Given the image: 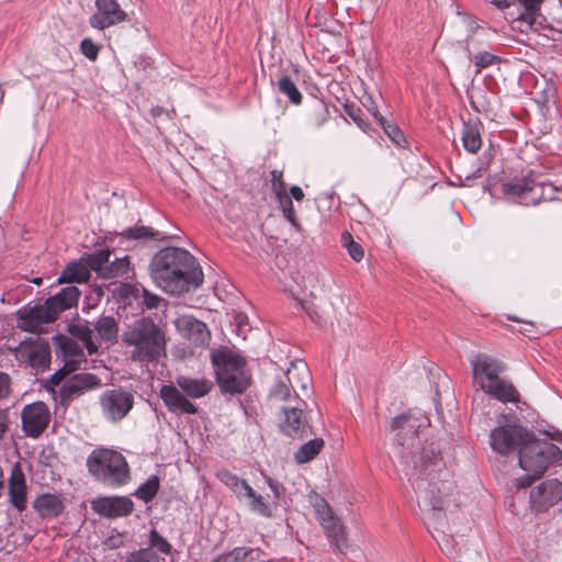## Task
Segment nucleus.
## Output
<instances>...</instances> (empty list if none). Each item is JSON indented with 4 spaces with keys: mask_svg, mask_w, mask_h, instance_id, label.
I'll return each mask as SVG.
<instances>
[{
    "mask_svg": "<svg viewBox=\"0 0 562 562\" xmlns=\"http://www.w3.org/2000/svg\"><path fill=\"white\" fill-rule=\"evenodd\" d=\"M419 427L420 424L409 413L400 414L390 423V429L398 431L394 453L404 465L418 504L436 516L443 510L445 498L452 490V482L448 480L449 472L438 448L434 443L420 447L417 437Z\"/></svg>",
    "mask_w": 562,
    "mask_h": 562,
    "instance_id": "f257e3e1",
    "label": "nucleus"
},
{
    "mask_svg": "<svg viewBox=\"0 0 562 562\" xmlns=\"http://www.w3.org/2000/svg\"><path fill=\"white\" fill-rule=\"evenodd\" d=\"M154 283L168 294L181 295L203 282L202 269L188 250L180 247L160 249L149 263Z\"/></svg>",
    "mask_w": 562,
    "mask_h": 562,
    "instance_id": "f03ea898",
    "label": "nucleus"
},
{
    "mask_svg": "<svg viewBox=\"0 0 562 562\" xmlns=\"http://www.w3.org/2000/svg\"><path fill=\"white\" fill-rule=\"evenodd\" d=\"M220 392L227 400L244 394L252 383L246 359L235 349L220 346L210 353Z\"/></svg>",
    "mask_w": 562,
    "mask_h": 562,
    "instance_id": "7ed1b4c3",
    "label": "nucleus"
},
{
    "mask_svg": "<svg viewBox=\"0 0 562 562\" xmlns=\"http://www.w3.org/2000/svg\"><path fill=\"white\" fill-rule=\"evenodd\" d=\"M122 340L133 347L130 357L136 362H154L165 353V334L149 317H143L128 325Z\"/></svg>",
    "mask_w": 562,
    "mask_h": 562,
    "instance_id": "20e7f679",
    "label": "nucleus"
},
{
    "mask_svg": "<svg viewBox=\"0 0 562 562\" xmlns=\"http://www.w3.org/2000/svg\"><path fill=\"white\" fill-rule=\"evenodd\" d=\"M80 294L76 285H68L45 300L43 304L19 310L18 317L22 322L21 328L31 333L40 331L42 325L55 322L60 313L76 306Z\"/></svg>",
    "mask_w": 562,
    "mask_h": 562,
    "instance_id": "39448f33",
    "label": "nucleus"
},
{
    "mask_svg": "<svg viewBox=\"0 0 562 562\" xmlns=\"http://www.w3.org/2000/svg\"><path fill=\"white\" fill-rule=\"evenodd\" d=\"M88 472L102 484L121 487L131 480L126 458L117 450L97 448L87 458Z\"/></svg>",
    "mask_w": 562,
    "mask_h": 562,
    "instance_id": "423d86ee",
    "label": "nucleus"
},
{
    "mask_svg": "<svg viewBox=\"0 0 562 562\" xmlns=\"http://www.w3.org/2000/svg\"><path fill=\"white\" fill-rule=\"evenodd\" d=\"M80 363L81 360L69 359L49 379L52 384H60L59 403L65 407L69 406L75 398L102 385L101 379L89 372L75 373L66 379L67 375L80 369Z\"/></svg>",
    "mask_w": 562,
    "mask_h": 562,
    "instance_id": "0eeeda50",
    "label": "nucleus"
},
{
    "mask_svg": "<svg viewBox=\"0 0 562 562\" xmlns=\"http://www.w3.org/2000/svg\"><path fill=\"white\" fill-rule=\"evenodd\" d=\"M561 459L562 451L557 445L537 439L533 432L518 453L520 468L535 476L542 475L551 463Z\"/></svg>",
    "mask_w": 562,
    "mask_h": 562,
    "instance_id": "6e6552de",
    "label": "nucleus"
},
{
    "mask_svg": "<svg viewBox=\"0 0 562 562\" xmlns=\"http://www.w3.org/2000/svg\"><path fill=\"white\" fill-rule=\"evenodd\" d=\"M505 12L507 19L518 23L521 32L538 31L542 25L540 13L543 0H486Z\"/></svg>",
    "mask_w": 562,
    "mask_h": 562,
    "instance_id": "1a4fd4ad",
    "label": "nucleus"
},
{
    "mask_svg": "<svg viewBox=\"0 0 562 562\" xmlns=\"http://www.w3.org/2000/svg\"><path fill=\"white\" fill-rule=\"evenodd\" d=\"M311 504L333 550L344 553L348 543L346 528L340 518L335 515L327 501L318 494L311 496Z\"/></svg>",
    "mask_w": 562,
    "mask_h": 562,
    "instance_id": "9d476101",
    "label": "nucleus"
},
{
    "mask_svg": "<svg viewBox=\"0 0 562 562\" xmlns=\"http://www.w3.org/2000/svg\"><path fill=\"white\" fill-rule=\"evenodd\" d=\"M546 191L553 193L554 188L536 182L530 177L516 178L503 184V193L524 205H536L541 201L553 200Z\"/></svg>",
    "mask_w": 562,
    "mask_h": 562,
    "instance_id": "9b49d317",
    "label": "nucleus"
},
{
    "mask_svg": "<svg viewBox=\"0 0 562 562\" xmlns=\"http://www.w3.org/2000/svg\"><path fill=\"white\" fill-rule=\"evenodd\" d=\"M134 404V393L123 386L105 390L99 396L102 417L113 424L123 420L133 409Z\"/></svg>",
    "mask_w": 562,
    "mask_h": 562,
    "instance_id": "f8f14e48",
    "label": "nucleus"
},
{
    "mask_svg": "<svg viewBox=\"0 0 562 562\" xmlns=\"http://www.w3.org/2000/svg\"><path fill=\"white\" fill-rule=\"evenodd\" d=\"M531 432L518 424L505 425L494 428L490 434V445L493 451L501 456H507L512 452H520L531 438Z\"/></svg>",
    "mask_w": 562,
    "mask_h": 562,
    "instance_id": "ddd939ff",
    "label": "nucleus"
},
{
    "mask_svg": "<svg viewBox=\"0 0 562 562\" xmlns=\"http://www.w3.org/2000/svg\"><path fill=\"white\" fill-rule=\"evenodd\" d=\"M110 257L111 250L109 249H101L90 254V268L104 279L119 277L128 279L134 274L128 256L115 258L113 261L110 260Z\"/></svg>",
    "mask_w": 562,
    "mask_h": 562,
    "instance_id": "4468645a",
    "label": "nucleus"
},
{
    "mask_svg": "<svg viewBox=\"0 0 562 562\" xmlns=\"http://www.w3.org/2000/svg\"><path fill=\"white\" fill-rule=\"evenodd\" d=\"M306 403L295 395L294 405L282 407L283 417L280 419L281 431L291 438H303L312 434V426L308 424L304 408Z\"/></svg>",
    "mask_w": 562,
    "mask_h": 562,
    "instance_id": "2eb2a0df",
    "label": "nucleus"
},
{
    "mask_svg": "<svg viewBox=\"0 0 562 562\" xmlns=\"http://www.w3.org/2000/svg\"><path fill=\"white\" fill-rule=\"evenodd\" d=\"M16 353L36 372H43L49 368L50 347L46 340L40 337H29L22 340L16 348Z\"/></svg>",
    "mask_w": 562,
    "mask_h": 562,
    "instance_id": "dca6fc26",
    "label": "nucleus"
},
{
    "mask_svg": "<svg viewBox=\"0 0 562 562\" xmlns=\"http://www.w3.org/2000/svg\"><path fill=\"white\" fill-rule=\"evenodd\" d=\"M95 12L89 18V24L103 31L127 20V13L116 0H95Z\"/></svg>",
    "mask_w": 562,
    "mask_h": 562,
    "instance_id": "f3484780",
    "label": "nucleus"
},
{
    "mask_svg": "<svg viewBox=\"0 0 562 562\" xmlns=\"http://www.w3.org/2000/svg\"><path fill=\"white\" fill-rule=\"evenodd\" d=\"M22 429L27 437L37 438L47 428L50 412L44 402L25 405L21 414Z\"/></svg>",
    "mask_w": 562,
    "mask_h": 562,
    "instance_id": "a211bd4d",
    "label": "nucleus"
},
{
    "mask_svg": "<svg viewBox=\"0 0 562 562\" xmlns=\"http://www.w3.org/2000/svg\"><path fill=\"white\" fill-rule=\"evenodd\" d=\"M134 508V502L128 496H99L91 501V509L108 519L127 517Z\"/></svg>",
    "mask_w": 562,
    "mask_h": 562,
    "instance_id": "6ab92c4d",
    "label": "nucleus"
},
{
    "mask_svg": "<svg viewBox=\"0 0 562 562\" xmlns=\"http://www.w3.org/2000/svg\"><path fill=\"white\" fill-rule=\"evenodd\" d=\"M562 499V482L557 479L541 482L530 492V505L537 513L546 512Z\"/></svg>",
    "mask_w": 562,
    "mask_h": 562,
    "instance_id": "aec40b11",
    "label": "nucleus"
},
{
    "mask_svg": "<svg viewBox=\"0 0 562 562\" xmlns=\"http://www.w3.org/2000/svg\"><path fill=\"white\" fill-rule=\"evenodd\" d=\"M471 363L473 367V378L480 386L481 383L496 381L505 370V364L501 360L486 353H477Z\"/></svg>",
    "mask_w": 562,
    "mask_h": 562,
    "instance_id": "412c9836",
    "label": "nucleus"
},
{
    "mask_svg": "<svg viewBox=\"0 0 562 562\" xmlns=\"http://www.w3.org/2000/svg\"><path fill=\"white\" fill-rule=\"evenodd\" d=\"M8 495L10 504L22 513L27 506V485L24 472L19 463L11 468L8 481Z\"/></svg>",
    "mask_w": 562,
    "mask_h": 562,
    "instance_id": "4be33fe9",
    "label": "nucleus"
},
{
    "mask_svg": "<svg viewBox=\"0 0 562 562\" xmlns=\"http://www.w3.org/2000/svg\"><path fill=\"white\" fill-rule=\"evenodd\" d=\"M177 327L184 338H187L194 346H207L211 339L207 326L192 317L182 316L177 321Z\"/></svg>",
    "mask_w": 562,
    "mask_h": 562,
    "instance_id": "5701e85b",
    "label": "nucleus"
},
{
    "mask_svg": "<svg viewBox=\"0 0 562 562\" xmlns=\"http://www.w3.org/2000/svg\"><path fill=\"white\" fill-rule=\"evenodd\" d=\"M159 396L171 413L195 414L198 412V407L191 403L176 385H162L159 391Z\"/></svg>",
    "mask_w": 562,
    "mask_h": 562,
    "instance_id": "b1692460",
    "label": "nucleus"
},
{
    "mask_svg": "<svg viewBox=\"0 0 562 562\" xmlns=\"http://www.w3.org/2000/svg\"><path fill=\"white\" fill-rule=\"evenodd\" d=\"M481 389L502 403H518L520 400L516 387L509 381L502 378L494 382L481 383Z\"/></svg>",
    "mask_w": 562,
    "mask_h": 562,
    "instance_id": "393cba45",
    "label": "nucleus"
},
{
    "mask_svg": "<svg viewBox=\"0 0 562 562\" xmlns=\"http://www.w3.org/2000/svg\"><path fill=\"white\" fill-rule=\"evenodd\" d=\"M33 508L41 518H56L63 514L65 504L59 495L43 493L33 501Z\"/></svg>",
    "mask_w": 562,
    "mask_h": 562,
    "instance_id": "a878e982",
    "label": "nucleus"
},
{
    "mask_svg": "<svg viewBox=\"0 0 562 562\" xmlns=\"http://www.w3.org/2000/svg\"><path fill=\"white\" fill-rule=\"evenodd\" d=\"M120 240H137L145 241L148 239L164 241L171 238H175V235H168L164 232L156 231L153 227L135 224L132 227H127L123 229L120 234Z\"/></svg>",
    "mask_w": 562,
    "mask_h": 562,
    "instance_id": "bb28decb",
    "label": "nucleus"
},
{
    "mask_svg": "<svg viewBox=\"0 0 562 562\" xmlns=\"http://www.w3.org/2000/svg\"><path fill=\"white\" fill-rule=\"evenodd\" d=\"M177 386L189 397L200 398L209 394L213 387V382L206 378L193 379L179 375L176 379Z\"/></svg>",
    "mask_w": 562,
    "mask_h": 562,
    "instance_id": "cd10ccee",
    "label": "nucleus"
},
{
    "mask_svg": "<svg viewBox=\"0 0 562 562\" xmlns=\"http://www.w3.org/2000/svg\"><path fill=\"white\" fill-rule=\"evenodd\" d=\"M90 268L89 256L83 261H71L69 262L64 270L61 271L58 283H83L90 279Z\"/></svg>",
    "mask_w": 562,
    "mask_h": 562,
    "instance_id": "c85d7f7f",
    "label": "nucleus"
},
{
    "mask_svg": "<svg viewBox=\"0 0 562 562\" xmlns=\"http://www.w3.org/2000/svg\"><path fill=\"white\" fill-rule=\"evenodd\" d=\"M285 380L292 385L295 395H297L295 392L297 386L306 391L312 383L307 364L303 361L291 362L290 368L285 371Z\"/></svg>",
    "mask_w": 562,
    "mask_h": 562,
    "instance_id": "c756f323",
    "label": "nucleus"
},
{
    "mask_svg": "<svg viewBox=\"0 0 562 562\" xmlns=\"http://www.w3.org/2000/svg\"><path fill=\"white\" fill-rule=\"evenodd\" d=\"M462 145L471 154H476L482 147L480 123L468 122L462 128Z\"/></svg>",
    "mask_w": 562,
    "mask_h": 562,
    "instance_id": "7c9ffc66",
    "label": "nucleus"
},
{
    "mask_svg": "<svg viewBox=\"0 0 562 562\" xmlns=\"http://www.w3.org/2000/svg\"><path fill=\"white\" fill-rule=\"evenodd\" d=\"M216 477L232 490L239 501L243 499L244 493H251V486L246 482V480L238 477L228 470L218 471Z\"/></svg>",
    "mask_w": 562,
    "mask_h": 562,
    "instance_id": "2f4dec72",
    "label": "nucleus"
},
{
    "mask_svg": "<svg viewBox=\"0 0 562 562\" xmlns=\"http://www.w3.org/2000/svg\"><path fill=\"white\" fill-rule=\"evenodd\" d=\"M324 440L314 438L303 443L294 454V459L299 464L312 461L323 449Z\"/></svg>",
    "mask_w": 562,
    "mask_h": 562,
    "instance_id": "473e14b6",
    "label": "nucleus"
},
{
    "mask_svg": "<svg viewBox=\"0 0 562 562\" xmlns=\"http://www.w3.org/2000/svg\"><path fill=\"white\" fill-rule=\"evenodd\" d=\"M93 328L97 331L98 337L105 341L115 339L119 331L117 322L113 316H101L94 323Z\"/></svg>",
    "mask_w": 562,
    "mask_h": 562,
    "instance_id": "72a5a7b5",
    "label": "nucleus"
},
{
    "mask_svg": "<svg viewBox=\"0 0 562 562\" xmlns=\"http://www.w3.org/2000/svg\"><path fill=\"white\" fill-rule=\"evenodd\" d=\"M292 385L289 384L288 380H285V372L282 376L278 378L270 389L269 397L273 402H294V396H292Z\"/></svg>",
    "mask_w": 562,
    "mask_h": 562,
    "instance_id": "f704fd0d",
    "label": "nucleus"
},
{
    "mask_svg": "<svg viewBox=\"0 0 562 562\" xmlns=\"http://www.w3.org/2000/svg\"><path fill=\"white\" fill-rule=\"evenodd\" d=\"M160 487V479L157 475H150L144 483H142L134 492V496L144 503L151 502Z\"/></svg>",
    "mask_w": 562,
    "mask_h": 562,
    "instance_id": "c9c22d12",
    "label": "nucleus"
},
{
    "mask_svg": "<svg viewBox=\"0 0 562 562\" xmlns=\"http://www.w3.org/2000/svg\"><path fill=\"white\" fill-rule=\"evenodd\" d=\"M487 32H479L476 34H468L465 38L464 50L467 52L468 58L475 55L473 52H481L485 49H491V44L487 40Z\"/></svg>",
    "mask_w": 562,
    "mask_h": 562,
    "instance_id": "e433bc0d",
    "label": "nucleus"
},
{
    "mask_svg": "<svg viewBox=\"0 0 562 562\" xmlns=\"http://www.w3.org/2000/svg\"><path fill=\"white\" fill-rule=\"evenodd\" d=\"M241 501L247 502V505L249 506L250 510H252L261 516H265V517L271 516V510H270L268 504L265 502V498L260 494H257L252 487H251V493L243 494Z\"/></svg>",
    "mask_w": 562,
    "mask_h": 562,
    "instance_id": "4c0bfd02",
    "label": "nucleus"
},
{
    "mask_svg": "<svg viewBox=\"0 0 562 562\" xmlns=\"http://www.w3.org/2000/svg\"><path fill=\"white\" fill-rule=\"evenodd\" d=\"M278 89L282 94L289 98L291 103L295 105L302 103V93L289 76H283L278 80Z\"/></svg>",
    "mask_w": 562,
    "mask_h": 562,
    "instance_id": "58836bf2",
    "label": "nucleus"
},
{
    "mask_svg": "<svg viewBox=\"0 0 562 562\" xmlns=\"http://www.w3.org/2000/svg\"><path fill=\"white\" fill-rule=\"evenodd\" d=\"M252 553V549L237 547L227 553L218 555L213 562H251Z\"/></svg>",
    "mask_w": 562,
    "mask_h": 562,
    "instance_id": "ea45409f",
    "label": "nucleus"
},
{
    "mask_svg": "<svg viewBox=\"0 0 562 562\" xmlns=\"http://www.w3.org/2000/svg\"><path fill=\"white\" fill-rule=\"evenodd\" d=\"M475 55L469 58V60L475 67V74H480L484 68H487L499 61V57L493 54L490 49H483L481 52H474Z\"/></svg>",
    "mask_w": 562,
    "mask_h": 562,
    "instance_id": "a19ab883",
    "label": "nucleus"
},
{
    "mask_svg": "<svg viewBox=\"0 0 562 562\" xmlns=\"http://www.w3.org/2000/svg\"><path fill=\"white\" fill-rule=\"evenodd\" d=\"M379 125L396 146L402 148L406 146L407 140L397 125L389 122L385 117H380Z\"/></svg>",
    "mask_w": 562,
    "mask_h": 562,
    "instance_id": "79ce46f5",
    "label": "nucleus"
},
{
    "mask_svg": "<svg viewBox=\"0 0 562 562\" xmlns=\"http://www.w3.org/2000/svg\"><path fill=\"white\" fill-rule=\"evenodd\" d=\"M142 288L138 284L122 283L116 288L115 293L120 299L131 304L133 300H140Z\"/></svg>",
    "mask_w": 562,
    "mask_h": 562,
    "instance_id": "37998d69",
    "label": "nucleus"
},
{
    "mask_svg": "<svg viewBox=\"0 0 562 562\" xmlns=\"http://www.w3.org/2000/svg\"><path fill=\"white\" fill-rule=\"evenodd\" d=\"M341 240L344 243V246L347 248L349 256L355 261L359 262L363 259L364 251L362 246L359 243L355 241L352 236L348 232H345L341 235Z\"/></svg>",
    "mask_w": 562,
    "mask_h": 562,
    "instance_id": "c03bdc74",
    "label": "nucleus"
},
{
    "mask_svg": "<svg viewBox=\"0 0 562 562\" xmlns=\"http://www.w3.org/2000/svg\"><path fill=\"white\" fill-rule=\"evenodd\" d=\"M69 330L72 336L81 339L86 344L90 353L93 352V349L90 346L93 330L89 326L88 322H86L85 324L79 323V324L72 325Z\"/></svg>",
    "mask_w": 562,
    "mask_h": 562,
    "instance_id": "a18cd8bd",
    "label": "nucleus"
},
{
    "mask_svg": "<svg viewBox=\"0 0 562 562\" xmlns=\"http://www.w3.org/2000/svg\"><path fill=\"white\" fill-rule=\"evenodd\" d=\"M148 542V548H150L151 550L157 549L159 552L164 554H169L171 552V544L156 529H151L149 531Z\"/></svg>",
    "mask_w": 562,
    "mask_h": 562,
    "instance_id": "49530a36",
    "label": "nucleus"
},
{
    "mask_svg": "<svg viewBox=\"0 0 562 562\" xmlns=\"http://www.w3.org/2000/svg\"><path fill=\"white\" fill-rule=\"evenodd\" d=\"M157 553L150 548H143L130 553L126 562H159Z\"/></svg>",
    "mask_w": 562,
    "mask_h": 562,
    "instance_id": "de8ad7c7",
    "label": "nucleus"
},
{
    "mask_svg": "<svg viewBox=\"0 0 562 562\" xmlns=\"http://www.w3.org/2000/svg\"><path fill=\"white\" fill-rule=\"evenodd\" d=\"M345 112L351 117V120L358 125L359 128L367 132L369 124L363 119V112L360 108H357L352 104L345 105Z\"/></svg>",
    "mask_w": 562,
    "mask_h": 562,
    "instance_id": "09e8293b",
    "label": "nucleus"
},
{
    "mask_svg": "<svg viewBox=\"0 0 562 562\" xmlns=\"http://www.w3.org/2000/svg\"><path fill=\"white\" fill-rule=\"evenodd\" d=\"M80 50L89 60H95L99 56L100 46H98L91 38H83L80 43Z\"/></svg>",
    "mask_w": 562,
    "mask_h": 562,
    "instance_id": "8fccbe9b",
    "label": "nucleus"
},
{
    "mask_svg": "<svg viewBox=\"0 0 562 562\" xmlns=\"http://www.w3.org/2000/svg\"><path fill=\"white\" fill-rule=\"evenodd\" d=\"M271 186H272V190L273 192L276 193V196L279 198V196H282L283 194H286V186H285V182L283 181V178H282V171H279V170H272L271 171Z\"/></svg>",
    "mask_w": 562,
    "mask_h": 562,
    "instance_id": "3c124183",
    "label": "nucleus"
},
{
    "mask_svg": "<svg viewBox=\"0 0 562 562\" xmlns=\"http://www.w3.org/2000/svg\"><path fill=\"white\" fill-rule=\"evenodd\" d=\"M162 299L156 294L150 293L146 288H142L140 304L147 310L157 308Z\"/></svg>",
    "mask_w": 562,
    "mask_h": 562,
    "instance_id": "603ef678",
    "label": "nucleus"
},
{
    "mask_svg": "<svg viewBox=\"0 0 562 562\" xmlns=\"http://www.w3.org/2000/svg\"><path fill=\"white\" fill-rule=\"evenodd\" d=\"M461 18V23L465 27L468 34H476L479 32H487L484 27L480 26L477 22L470 15L463 13L459 14Z\"/></svg>",
    "mask_w": 562,
    "mask_h": 562,
    "instance_id": "864d4df0",
    "label": "nucleus"
},
{
    "mask_svg": "<svg viewBox=\"0 0 562 562\" xmlns=\"http://www.w3.org/2000/svg\"><path fill=\"white\" fill-rule=\"evenodd\" d=\"M11 393V376L0 371V401L5 400Z\"/></svg>",
    "mask_w": 562,
    "mask_h": 562,
    "instance_id": "5fc2aeb1",
    "label": "nucleus"
},
{
    "mask_svg": "<svg viewBox=\"0 0 562 562\" xmlns=\"http://www.w3.org/2000/svg\"><path fill=\"white\" fill-rule=\"evenodd\" d=\"M277 199L280 203L283 215L294 210L293 202L288 194H283Z\"/></svg>",
    "mask_w": 562,
    "mask_h": 562,
    "instance_id": "6e6d98bb",
    "label": "nucleus"
},
{
    "mask_svg": "<svg viewBox=\"0 0 562 562\" xmlns=\"http://www.w3.org/2000/svg\"><path fill=\"white\" fill-rule=\"evenodd\" d=\"M538 476H535L532 473H528L516 481L517 488H526L527 486H530L531 483L537 479Z\"/></svg>",
    "mask_w": 562,
    "mask_h": 562,
    "instance_id": "4d7b16f0",
    "label": "nucleus"
},
{
    "mask_svg": "<svg viewBox=\"0 0 562 562\" xmlns=\"http://www.w3.org/2000/svg\"><path fill=\"white\" fill-rule=\"evenodd\" d=\"M476 561L483 562L482 555H480L479 553L465 552L464 554L460 555L459 562H476Z\"/></svg>",
    "mask_w": 562,
    "mask_h": 562,
    "instance_id": "13d9d810",
    "label": "nucleus"
},
{
    "mask_svg": "<svg viewBox=\"0 0 562 562\" xmlns=\"http://www.w3.org/2000/svg\"><path fill=\"white\" fill-rule=\"evenodd\" d=\"M267 483H268L271 492L273 493L274 497L279 498L281 495V492H282V486L277 481L272 480L271 477L267 479Z\"/></svg>",
    "mask_w": 562,
    "mask_h": 562,
    "instance_id": "bf43d9fd",
    "label": "nucleus"
},
{
    "mask_svg": "<svg viewBox=\"0 0 562 562\" xmlns=\"http://www.w3.org/2000/svg\"><path fill=\"white\" fill-rule=\"evenodd\" d=\"M292 199H294L295 201H302L304 199V192L303 190L297 187V186H292L290 188V195H289Z\"/></svg>",
    "mask_w": 562,
    "mask_h": 562,
    "instance_id": "052dcab7",
    "label": "nucleus"
},
{
    "mask_svg": "<svg viewBox=\"0 0 562 562\" xmlns=\"http://www.w3.org/2000/svg\"><path fill=\"white\" fill-rule=\"evenodd\" d=\"M150 115L154 120H156L162 115L169 116V113L162 106L156 105L150 109Z\"/></svg>",
    "mask_w": 562,
    "mask_h": 562,
    "instance_id": "680f3d73",
    "label": "nucleus"
},
{
    "mask_svg": "<svg viewBox=\"0 0 562 562\" xmlns=\"http://www.w3.org/2000/svg\"><path fill=\"white\" fill-rule=\"evenodd\" d=\"M295 228L300 229L301 228V225L297 221V217H296V214H295V211H291L286 214L283 215Z\"/></svg>",
    "mask_w": 562,
    "mask_h": 562,
    "instance_id": "e2e57ef3",
    "label": "nucleus"
},
{
    "mask_svg": "<svg viewBox=\"0 0 562 562\" xmlns=\"http://www.w3.org/2000/svg\"><path fill=\"white\" fill-rule=\"evenodd\" d=\"M366 106H367L368 111L372 114V116L376 120V122L380 123V117H384V116L380 114L375 103L373 101H371V104L370 105L366 104Z\"/></svg>",
    "mask_w": 562,
    "mask_h": 562,
    "instance_id": "0e129e2a",
    "label": "nucleus"
},
{
    "mask_svg": "<svg viewBox=\"0 0 562 562\" xmlns=\"http://www.w3.org/2000/svg\"><path fill=\"white\" fill-rule=\"evenodd\" d=\"M438 542H439V544H440V547H441V550H442L443 552H446L448 555H453V553H454V548H449V547H448V542H449V540H448V539H446V537H445V536H443L442 542H440L439 540H438Z\"/></svg>",
    "mask_w": 562,
    "mask_h": 562,
    "instance_id": "69168bd1",
    "label": "nucleus"
},
{
    "mask_svg": "<svg viewBox=\"0 0 562 562\" xmlns=\"http://www.w3.org/2000/svg\"><path fill=\"white\" fill-rule=\"evenodd\" d=\"M7 416L3 412L0 411V438L4 435L7 431Z\"/></svg>",
    "mask_w": 562,
    "mask_h": 562,
    "instance_id": "338daca9",
    "label": "nucleus"
},
{
    "mask_svg": "<svg viewBox=\"0 0 562 562\" xmlns=\"http://www.w3.org/2000/svg\"><path fill=\"white\" fill-rule=\"evenodd\" d=\"M34 282L40 284L41 283V279H34Z\"/></svg>",
    "mask_w": 562,
    "mask_h": 562,
    "instance_id": "774afa93",
    "label": "nucleus"
}]
</instances>
